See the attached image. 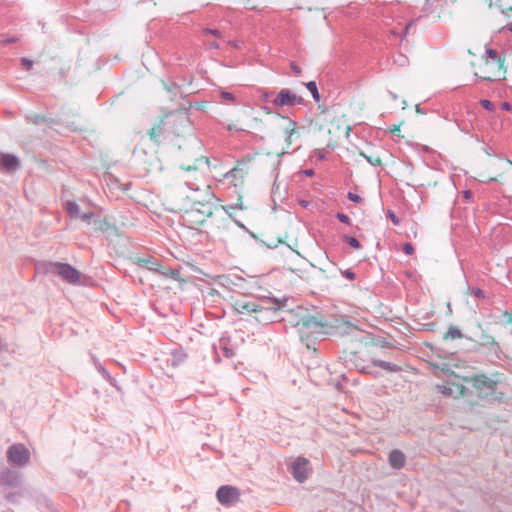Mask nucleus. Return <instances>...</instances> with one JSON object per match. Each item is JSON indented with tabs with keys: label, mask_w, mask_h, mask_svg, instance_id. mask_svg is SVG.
<instances>
[{
	"label": "nucleus",
	"mask_w": 512,
	"mask_h": 512,
	"mask_svg": "<svg viewBox=\"0 0 512 512\" xmlns=\"http://www.w3.org/2000/svg\"><path fill=\"white\" fill-rule=\"evenodd\" d=\"M288 299H265L257 300H237L234 309L238 314H255V319L259 323H270L284 320L281 315L283 312H290L287 308Z\"/></svg>",
	"instance_id": "1"
},
{
	"label": "nucleus",
	"mask_w": 512,
	"mask_h": 512,
	"mask_svg": "<svg viewBox=\"0 0 512 512\" xmlns=\"http://www.w3.org/2000/svg\"><path fill=\"white\" fill-rule=\"evenodd\" d=\"M295 326L298 329L299 336L302 342H306L307 347H310L309 340H317L327 334V323L317 319L314 316H302Z\"/></svg>",
	"instance_id": "2"
},
{
	"label": "nucleus",
	"mask_w": 512,
	"mask_h": 512,
	"mask_svg": "<svg viewBox=\"0 0 512 512\" xmlns=\"http://www.w3.org/2000/svg\"><path fill=\"white\" fill-rule=\"evenodd\" d=\"M48 271L61 277L64 281L72 285H81L82 274L75 267L67 263L51 262L48 266Z\"/></svg>",
	"instance_id": "3"
},
{
	"label": "nucleus",
	"mask_w": 512,
	"mask_h": 512,
	"mask_svg": "<svg viewBox=\"0 0 512 512\" xmlns=\"http://www.w3.org/2000/svg\"><path fill=\"white\" fill-rule=\"evenodd\" d=\"M465 381L470 383L475 389L479 391V395L493 394L496 391L498 379L490 378L484 374L475 375L470 378H465Z\"/></svg>",
	"instance_id": "4"
},
{
	"label": "nucleus",
	"mask_w": 512,
	"mask_h": 512,
	"mask_svg": "<svg viewBox=\"0 0 512 512\" xmlns=\"http://www.w3.org/2000/svg\"><path fill=\"white\" fill-rule=\"evenodd\" d=\"M7 459L11 464L23 467L30 460V452L23 444H13L7 450Z\"/></svg>",
	"instance_id": "5"
},
{
	"label": "nucleus",
	"mask_w": 512,
	"mask_h": 512,
	"mask_svg": "<svg viewBox=\"0 0 512 512\" xmlns=\"http://www.w3.org/2000/svg\"><path fill=\"white\" fill-rule=\"evenodd\" d=\"M304 99L301 96L296 95L289 89H281L277 96L272 100V104L275 107H293L296 105H302Z\"/></svg>",
	"instance_id": "6"
},
{
	"label": "nucleus",
	"mask_w": 512,
	"mask_h": 512,
	"mask_svg": "<svg viewBox=\"0 0 512 512\" xmlns=\"http://www.w3.org/2000/svg\"><path fill=\"white\" fill-rule=\"evenodd\" d=\"M22 486V474L12 468H5L0 472V487L20 488Z\"/></svg>",
	"instance_id": "7"
},
{
	"label": "nucleus",
	"mask_w": 512,
	"mask_h": 512,
	"mask_svg": "<svg viewBox=\"0 0 512 512\" xmlns=\"http://www.w3.org/2000/svg\"><path fill=\"white\" fill-rule=\"evenodd\" d=\"M217 500L222 505H232L239 500L240 491L237 487L230 485H223L218 488L216 492Z\"/></svg>",
	"instance_id": "8"
},
{
	"label": "nucleus",
	"mask_w": 512,
	"mask_h": 512,
	"mask_svg": "<svg viewBox=\"0 0 512 512\" xmlns=\"http://www.w3.org/2000/svg\"><path fill=\"white\" fill-rule=\"evenodd\" d=\"M309 461L304 457H298L291 465L290 472L294 479L300 483L308 478Z\"/></svg>",
	"instance_id": "9"
},
{
	"label": "nucleus",
	"mask_w": 512,
	"mask_h": 512,
	"mask_svg": "<svg viewBox=\"0 0 512 512\" xmlns=\"http://www.w3.org/2000/svg\"><path fill=\"white\" fill-rule=\"evenodd\" d=\"M20 168V161L18 157L9 153H2L0 155V169L7 172H13Z\"/></svg>",
	"instance_id": "10"
},
{
	"label": "nucleus",
	"mask_w": 512,
	"mask_h": 512,
	"mask_svg": "<svg viewBox=\"0 0 512 512\" xmlns=\"http://www.w3.org/2000/svg\"><path fill=\"white\" fill-rule=\"evenodd\" d=\"M440 391L444 395L459 398L465 395L466 387L461 383L448 381L445 385L440 387Z\"/></svg>",
	"instance_id": "11"
},
{
	"label": "nucleus",
	"mask_w": 512,
	"mask_h": 512,
	"mask_svg": "<svg viewBox=\"0 0 512 512\" xmlns=\"http://www.w3.org/2000/svg\"><path fill=\"white\" fill-rule=\"evenodd\" d=\"M388 460L392 468L401 469L405 465L406 457L402 451L394 449L389 453Z\"/></svg>",
	"instance_id": "12"
},
{
	"label": "nucleus",
	"mask_w": 512,
	"mask_h": 512,
	"mask_svg": "<svg viewBox=\"0 0 512 512\" xmlns=\"http://www.w3.org/2000/svg\"><path fill=\"white\" fill-rule=\"evenodd\" d=\"M371 364L374 367H380V368H382L388 372H391V373L400 372L402 370V368L397 364H393V363H390V362H387L384 360H379V359H372Z\"/></svg>",
	"instance_id": "13"
},
{
	"label": "nucleus",
	"mask_w": 512,
	"mask_h": 512,
	"mask_svg": "<svg viewBox=\"0 0 512 512\" xmlns=\"http://www.w3.org/2000/svg\"><path fill=\"white\" fill-rule=\"evenodd\" d=\"M166 123L164 121H161V123L153 128H151L149 130V137L152 141H154L155 143H159V138L160 136L163 134L164 132V128H163V125H165Z\"/></svg>",
	"instance_id": "14"
},
{
	"label": "nucleus",
	"mask_w": 512,
	"mask_h": 512,
	"mask_svg": "<svg viewBox=\"0 0 512 512\" xmlns=\"http://www.w3.org/2000/svg\"><path fill=\"white\" fill-rule=\"evenodd\" d=\"M18 490L15 492H7L4 495V498L13 504H17L20 502V499L23 497V489L22 486L20 488H17Z\"/></svg>",
	"instance_id": "15"
},
{
	"label": "nucleus",
	"mask_w": 512,
	"mask_h": 512,
	"mask_svg": "<svg viewBox=\"0 0 512 512\" xmlns=\"http://www.w3.org/2000/svg\"><path fill=\"white\" fill-rule=\"evenodd\" d=\"M65 208H66L67 213L70 215V217L79 218L81 209H80V206L76 202L68 201L65 204Z\"/></svg>",
	"instance_id": "16"
},
{
	"label": "nucleus",
	"mask_w": 512,
	"mask_h": 512,
	"mask_svg": "<svg viewBox=\"0 0 512 512\" xmlns=\"http://www.w3.org/2000/svg\"><path fill=\"white\" fill-rule=\"evenodd\" d=\"M444 340H454L463 338L461 330L456 326H450L447 332L444 334Z\"/></svg>",
	"instance_id": "17"
},
{
	"label": "nucleus",
	"mask_w": 512,
	"mask_h": 512,
	"mask_svg": "<svg viewBox=\"0 0 512 512\" xmlns=\"http://www.w3.org/2000/svg\"><path fill=\"white\" fill-rule=\"evenodd\" d=\"M138 263L141 266L147 267L151 271H158L160 267L159 262L154 258L139 259Z\"/></svg>",
	"instance_id": "18"
},
{
	"label": "nucleus",
	"mask_w": 512,
	"mask_h": 512,
	"mask_svg": "<svg viewBox=\"0 0 512 512\" xmlns=\"http://www.w3.org/2000/svg\"><path fill=\"white\" fill-rule=\"evenodd\" d=\"M305 86L308 89V91L311 93L313 99L315 101H319L320 100V94H319L316 82L315 81H309V82L305 83Z\"/></svg>",
	"instance_id": "19"
},
{
	"label": "nucleus",
	"mask_w": 512,
	"mask_h": 512,
	"mask_svg": "<svg viewBox=\"0 0 512 512\" xmlns=\"http://www.w3.org/2000/svg\"><path fill=\"white\" fill-rule=\"evenodd\" d=\"M94 364L97 371L101 374V376L105 380L112 382L113 378L111 377L110 373L105 369V367L96 359L94 360Z\"/></svg>",
	"instance_id": "20"
},
{
	"label": "nucleus",
	"mask_w": 512,
	"mask_h": 512,
	"mask_svg": "<svg viewBox=\"0 0 512 512\" xmlns=\"http://www.w3.org/2000/svg\"><path fill=\"white\" fill-rule=\"evenodd\" d=\"M486 53L492 61H494L495 63H497L499 65V67L503 66L504 59L501 58V56L498 54V52L496 50L487 49Z\"/></svg>",
	"instance_id": "21"
},
{
	"label": "nucleus",
	"mask_w": 512,
	"mask_h": 512,
	"mask_svg": "<svg viewBox=\"0 0 512 512\" xmlns=\"http://www.w3.org/2000/svg\"><path fill=\"white\" fill-rule=\"evenodd\" d=\"M287 138L286 141L288 144L291 143L292 137L297 133L296 131V123L293 121H290L289 127L286 129Z\"/></svg>",
	"instance_id": "22"
},
{
	"label": "nucleus",
	"mask_w": 512,
	"mask_h": 512,
	"mask_svg": "<svg viewBox=\"0 0 512 512\" xmlns=\"http://www.w3.org/2000/svg\"><path fill=\"white\" fill-rule=\"evenodd\" d=\"M344 241L346 243H348L351 247L355 248V249H360L361 248V243L359 242V240L353 236H349V235H345L344 236Z\"/></svg>",
	"instance_id": "23"
},
{
	"label": "nucleus",
	"mask_w": 512,
	"mask_h": 512,
	"mask_svg": "<svg viewBox=\"0 0 512 512\" xmlns=\"http://www.w3.org/2000/svg\"><path fill=\"white\" fill-rule=\"evenodd\" d=\"M26 118L29 122H32L34 124H40L45 121L44 117L38 114H31L28 115Z\"/></svg>",
	"instance_id": "24"
},
{
	"label": "nucleus",
	"mask_w": 512,
	"mask_h": 512,
	"mask_svg": "<svg viewBox=\"0 0 512 512\" xmlns=\"http://www.w3.org/2000/svg\"><path fill=\"white\" fill-rule=\"evenodd\" d=\"M163 85L165 87V89L169 92V93H172L174 95L177 94V91H178V85L176 83H166V82H163Z\"/></svg>",
	"instance_id": "25"
},
{
	"label": "nucleus",
	"mask_w": 512,
	"mask_h": 512,
	"mask_svg": "<svg viewBox=\"0 0 512 512\" xmlns=\"http://www.w3.org/2000/svg\"><path fill=\"white\" fill-rule=\"evenodd\" d=\"M480 104L481 106L488 110V111H493L495 109V105L493 102H491L490 100H487V99H481L480 100Z\"/></svg>",
	"instance_id": "26"
},
{
	"label": "nucleus",
	"mask_w": 512,
	"mask_h": 512,
	"mask_svg": "<svg viewBox=\"0 0 512 512\" xmlns=\"http://www.w3.org/2000/svg\"><path fill=\"white\" fill-rule=\"evenodd\" d=\"M361 155L373 166H379L381 165V160L379 157H371L367 156L364 153H361Z\"/></svg>",
	"instance_id": "27"
},
{
	"label": "nucleus",
	"mask_w": 512,
	"mask_h": 512,
	"mask_svg": "<svg viewBox=\"0 0 512 512\" xmlns=\"http://www.w3.org/2000/svg\"><path fill=\"white\" fill-rule=\"evenodd\" d=\"M231 3L239 4L244 6L246 9H254V6L251 5L250 0H229Z\"/></svg>",
	"instance_id": "28"
},
{
	"label": "nucleus",
	"mask_w": 512,
	"mask_h": 512,
	"mask_svg": "<svg viewBox=\"0 0 512 512\" xmlns=\"http://www.w3.org/2000/svg\"><path fill=\"white\" fill-rule=\"evenodd\" d=\"M220 97L225 101H229L231 103L235 102V96L230 92L221 91Z\"/></svg>",
	"instance_id": "29"
},
{
	"label": "nucleus",
	"mask_w": 512,
	"mask_h": 512,
	"mask_svg": "<svg viewBox=\"0 0 512 512\" xmlns=\"http://www.w3.org/2000/svg\"><path fill=\"white\" fill-rule=\"evenodd\" d=\"M402 250L407 255H412L414 253V247L409 242H406L402 245Z\"/></svg>",
	"instance_id": "30"
},
{
	"label": "nucleus",
	"mask_w": 512,
	"mask_h": 512,
	"mask_svg": "<svg viewBox=\"0 0 512 512\" xmlns=\"http://www.w3.org/2000/svg\"><path fill=\"white\" fill-rule=\"evenodd\" d=\"M469 290H470L471 294H473L476 298H478V299L484 298V292L482 289L473 287V288H469Z\"/></svg>",
	"instance_id": "31"
},
{
	"label": "nucleus",
	"mask_w": 512,
	"mask_h": 512,
	"mask_svg": "<svg viewBox=\"0 0 512 512\" xmlns=\"http://www.w3.org/2000/svg\"><path fill=\"white\" fill-rule=\"evenodd\" d=\"M336 218L342 222V223H345V224H350V218L348 217V215L342 213V212H338L336 214Z\"/></svg>",
	"instance_id": "32"
},
{
	"label": "nucleus",
	"mask_w": 512,
	"mask_h": 512,
	"mask_svg": "<svg viewBox=\"0 0 512 512\" xmlns=\"http://www.w3.org/2000/svg\"><path fill=\"white\" fill-rule=\"evenodd\" d=\"M347 198L350 201L354 202V203H361L362 202V198L359 195H357L355 193H352V192L348 193Z\"/></svg>",
	"instance_id": "33"
},
{
	"label": "nucleus",
	"mask_w": 512,
	"mask_h": 512,
	"mask_svg": "<svg viewBox=\"0 0 512 512\" xmlns=\"http://www.w3.org/2000/svg\"><path fill=\"white\" fill-rule=\"evenodd\" d=\"M173 356L178 362H182L186 358V354L183 351H175Z\"/></svg>",
	"instance_id": "34"
},
{
	"label": "nucleus",
	"mask_w": 512,
	"mask_h": 512,
	"mask_svg": "<svg viewBox=\"0 0 512 512\" xmlns=\"http://www.w3.org/2000/svg\"><path fill=\"white\" fill-rule=\"evenodd\" d=\"M203 33L204 34H207V35H213V36H216V37H220L221 33L219 30H216V29H210V28H206L203 30Z\"/></svg>",
	"instance_id": "35"
},
{
	"label": "nucleus",
	"mask_w": 512,
	"mask_h": 512,
	"mask_svg": "<svg viewBox=\"0 0 512 512\" xmlns=\"http://www.w3.org/2000/svg\"><path fill=\"white\" fill-rule=\"evenodd\" d=\"M21 63L26 70H30L33 66V61H31L27 58H22Z\"/></svg>",
	"instance_id": "36"
},
{
	"label": "nucleus",
	"mask_w": 512,
	"mask_h": 512,
	"mask_svg": "<svg viewBox=\"0 0 512 512\" xmlns=\"http://www.w3.org/2000/svg\"><path fill=\"white\" fill-rule=\"evenodd\" d=\"M341 273L344 277H346L349 280H354L356 277L355 273L349 269L342 271Z\"/></svg>",
	"instance_id": "37"
},
{
	"label": "nucleus",
	"mask_w": 512,
	"mask_h": 512,
	"mask_svg": "<svg viewBox=\"0 0 512 512\" xmlns=\"http://www.w3.org/2000/svg\"><path fill=\"white\" fill-rule=\"evenodd\" d=\"M92 217H93L92 212H86V213L80 214V216H79V218H81V220L84 222H89Z\"/></svg>",
	"instance_id": "38"
},
{
	"label": "nucleus",
	"mask_w": 512,
	"mask_h": 512,
	"mask_svg": "<svg viewBox=\"0 0 512 512\" xmlns=\"http://www.w3.org/2000/svg\"><path fill=\"white\" fill-rule=\"evenodd\" d=\"M290 67L295 75L299 76L302 73L301 68L295 62H292Z\"/></svg>",
	"instance_id": "39"
},
{
	"label": "nucleus",
	"mask_w": 512,
	"mask_h": 512,
	"mask_svg": "<svg viewBox=\"0 0 512 512\" xmlns=\"http://www.w3.org/2000/svg\"><path fill=\"white\" fill-rule=\"evenodd\" d=\"M502 318L505 319V322L512 325V312L505 311L502 314Z\"/></svg>",
	"instance_id": "40"
},
{
	"label": "nucleus",
	"mask_w": 512,
	"mask_h": 512,
	"mask_svg": "<svg viewBox=\"0 0 512 512\" xmlns=\"http://www.w3.org/2000/svg\"><path fill=\"white\" fill-rule=\"evenodd\" d=\"M388 216L391 219V221L393 222V224L398 225L400 223L399 218L392 211L388 212Z\"/></svg>",
	"instance_id": "41"
},
{
	"label": "nucleus",
	"mask_w": 512,
	"mask_h": 512,
	"mask_svg": "<svg viewBox=\"0 0 512 512\" xmlns=\"http://www.w3.org/2000/svg\"><path fill=\"white\" fill-rule=\"evenodd\" d=\"M484 344L488 345V344H495V340L493 337L491 336H486L485 337V341H484Z\"/></svg>",
	"instance_id": "42"
},
{
	"label": "nucleus",
	"mask_w": 512,
	"mask_h": 512,
	"mask_svg": "<svg viewBox=\"0 0 512 512\" xmlns=\"http://www.w3.org/2000/svg\"><path fill=\"white\" fill-rule=\"evenodd\" d=\"M186 185L188 186L189 189L194 190V191H197L199 189L198 186H196L192 182H186Z\"/></svg>",
	"instance_id": "43"
},
{
	"label": "nucleus",
	"mask_w": 512,
	"mask_h": 512,
	"mask_svg": "<svg viewBox=\"0 0 512 512\" xmlns=\"http://www.w3.org/2000/svg\"><path fill=\"white\" fill-rule=\"evenodd\" d=\"M363 373H366V374H371L373 375L374 377H376L377 375L375 373H373L369 367H364L362 370H361Z\"/></svg>",
	"instance_id": "44"
},
{
	"label": "nucleus",
	"mask_w": 512,
	"mask_h": 512,
	"mask_svg": "<svg viewBox=\"0 0 512 512\" xmlns=\"http://www.w3.org/2000/svg\"><path fill=\"white\" fill-rule=\"evenodd\" d=\"M209 47L212 48V49H218L219 48V44L216 41H212V42L209 43Z\"/></svg>",
	"instance_id": "45"
},
{
	"label": "nucleus",
	"mask_w": 512,
	"mask_h": 512,
	"mask_svg": "<svg viewBox=\"0 0 512 512\" xmlns=\"http://www.w3.org/2000/svg\"><path fill=\"white\" fill-rule=\"evenodd\" d=\"M304 174H305L306 176H309V177H310V176H312V175L314 174V170H312V169H307V170H305V171H304Z\"/></svg>",
	"instance_id": "46"
},
{
	"label": "nucleus",
	"mask_w": 512,
	"mask_h": 512,
	"mask_svg": "<svg viewBox=\"0 0 512 512\" xmlns=\"http://www.w3.org/2000/svg\"><path fill=\"white\" fill-rule=\"evenodd\" d=\"M400 131V128L399 126L397 125H393L392 128H391V132L392 133H396V132H399Z\"/></svg>",
	"instance_id": "47"
},
{
	"label": "nucleus",
	"mask_w": 512,
	"mask_h": 512,
	"mask_svg": "<svg viewBox=\"0 0 512 512\" xmlns=\"http://www.w3.org/2000/svg\"><path fill=\"white\" fill-rule=\"evenodd\" d=\"M16 41V38H8V39H5L3 41L4 44H8V43H12V42H15Z\"/></svg>",
	"instance_id": "48"
},
{
	"label": "nucleus",
	"mask_w": 512,
	"mask_h": 512,
	"mask_svg": "<svg viewBox=\"0 0 512 512\" xmlns=\"http://www.w3.org/2000/svg\"><path fill=\"white\" fill-rule=\"evenodd\" d=\"M178 119L180 120L181 123H186L188 121V119L186 117H184L183 115H179Z\"/></svg>",
	"instance_id": "49"
},
{
	"label": "nucleus",
	"mask_w": 512,
	"mask_h": 512,
	"mask_svg": "<svg viewBox=\"0 0 512 512\" xmlns=\"http://www.w3.org/2000/svg\"><path fill=\"white\" fill-rule=\"evenodd\" d=\"M182 169H184L186 171H191V170H195L196 167L195 166H187V167L182 166Z\"/></svg>",
	"instance_id": "50"
},
{
	"label": "nucleus",
	"mask_w": 512,
	"mask_h": 512,
	"mask_svg": "<svg viewBox=\"0 0 512 512\" xmlns=\"http://www.w3.org/2000/svg\"><path fill=\"white\" fill-rule=\"evenodd\" d=\"M227 129H228L229 131H237V130H238V129H237L235 126H233V125H229V126L227 127Z\"/></svg>",
	"instance_id": "51"
},
{
	"label": "nucleus",
	"mask_w": 512,
	"mask_h": 512,
	"mask_svg": "<svg viewBox=\"0 0 512 512\" xmlns=\"http://www.w3.org/2000/svg\"><path fill=\"white\" fill-rule=\"evenodd\" d=\"M389 94H390V96L392 97L393 100H396L398 98V96L395 93L391 92V91H389Z\"/></svg>",
	"instance_id": "52"
},
{
	"label": "nucleus",
	"mask_w": 512,
	"mask_h": 512,
	"mask_svg": "<svg viewBox=\"0 0 512 512\" xmlns=\"http://www.w3.org/2000/svg\"><path fill=\"white\" fill-rule=\"evenodd\" d=\"M503 109L510 110V105L508 103L503 104Z\"/></svg>",
	"instance_id": "53"
},
{
	"label": "nucleus",
	"mask_w": 512,
	"mask_h": 512,
	"mask_svg": "<svg viewBox=\"0 0 512 512\" xmlns=\"http://www.w3.org/2000/svg\"><path fill=\"white\" fill-rule=\"evenodd\" d=\"M203 213H206L207 216H211L212 215V211H211L210 207H208V211H203Z\"/></svg>",
	"instance_id": "54"
},
{
	"label": "nucleus",
	"mask_w": 512,
	"mask_h": 512,
	"mask_svg": "<svg viewBox=\"0 0 512 512\" xmlns=\"http://www.w3.org/2000/svg\"><path fill=\"white\" fill-rule=\"evenodd\" d=\"M300 203H301V205H302L303 207H307V206H308V202H307V201H304V200H303V201H301Z\"/></svg>",
	"instance_id": "55"
},
{
	"label": "nucleus",
	"mask_w": 512,
	"mask_h": 512,
	"mask_svg": "<svg viewBox=\"0 0 512 512\" xmlns=\"http://www.w3.org/2000/svg\"><path fill=\"white\" fill-rule=\"evenodd\" d=\"M318 157H319V159H321V160H322V159H324V157H325V156H324V154H323V153L319 152V156H318Z\"/></svg>",
	"instance_id": "56"
},
{
	"label": "nucleus",
	"mask_w": 512,
	"mask_h": 512,
	"mask_svg": "<svg viewBox=\"0 0 512 512\" xmlns=\"http://www.w3.org/2000/svg\"><path fill=\"white\" fill-rule=\"evenodd\" d=\"M508 30H509L510 32H512V24H509V25H508Z\"/></svg>",
	"instance_id": "57"
},
{
	"label": "nucleus",
	"mask_w": 512,
	"mask_h": 512,
	"mask_svg": "<svg viewBox=\"0 0 512 512\" xmlns=\"http://www.w3.org/2000/svg\"><path fill=\"white\" fill-rule=\"evenodd\" d=\"M268 96H269V94H268L267 92H266V93H264V97H265V99H267V98H268Z\"/></svg>",
	"instance_id": "58"
},
{
	"label": "nucleus",
	"mask_w": 512,
	"mask_h": 512,
	"mask_svg": "<svg viewBox=\"0 0 512 512\" xmlns=\"http://www.w3.org/2000/svg\"><path fill=\"white\" fill-rule=\"evenodd\" d=\"M203 211H204L203 208L198 209V212H203Z\"/></svg>",
	"instance_id": "59"
},
{
	"label": "nucleus",
	"mask_w": 512,
	"mask_h": 512,
	"mask_svg": "<svg viewBox=\"0 0 512 512\" xmlns=\"http://www.w3.org/2000/svg\"><path fill=\"white\" fill-rule=\"evenodd\" d=\"M203 211H204L203 208L198 209V212H203Z\"/></svg>",
	"instance_id": "60"
},
{
	"label": "nucleus",
	"mask_w": 512,
	"mask_h": 512,
	"mask_svg": "<svg viewBox=\"0 0 512 512\" xmlns=\"http://www.w3.org/2000/svg\"><path fill=\"white\" fill-rule=\"evenodd\" d=\"M508 163L512 166V160H508Z\"/></svg>",
	"instance_id": "61"
}]
</instances>
